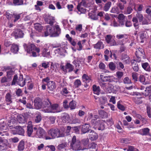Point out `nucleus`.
<instances>
[{
    "label": "nucleus",
    "mask_w": 151,
    "mask_h": 151,
    "mask_svg": "<svg viewBox=\"0 0 151 151\" xmlns=\"http://www.w3.org/2000/svg\"><path fill=\"white\" fill-rule=\"evenodd\" d=\"M48 134L50 137H46L47 139L55 138L56 137H63L64 135L60 134V131L58 129H52L48 132Z\"/></svg>",
    "instance_id": "f257e3e1"
},
{
    "label": "nucleus",
    "mask_w": 151,
    "mask_h": 151,
    "mask_svg": "<svg viewBox=\"0 0 151 151\" xmlns=\"http://www.w3.org/2000/svg\"><path fill=\"white\" fill-rule=\"evenodd\" d=\"M70 146L71 149L74 150L78 151L82 150V147L80 145V142L79 140L76 139L75 136H74L72 138Z\"/></svg>",
    "instance_id": "f03ea898"
},
{
    "label": "nucleus",
    "mask_w": 151,
    "mask_h": 151,
    "mask_svg": "<svg viewBox=\"0 0 151 151\" xmlns=\"http://www.w3.org/2000/svg\"><path fill=\"white\" fill-rule=\"evenodd\" d=\"M135 55L137 58V60L139 62L142 61V59H145L144 50L142 48H139L136 50Z\"/></svg>",
    "instance_id": "7ed1b4c3"
},
{
    "label": "nucleus",
    "mask_w": 151,
    "mask_h": 151,
    "mask_svg": "<svg viewBox=\"0 0 151 151\" xmlns=\"http://www.w3.org/2000/svg\"><path fill=\"white\" fill-rule=\"evenodd\" d=\"M101 120L99 118L98 115H95L94 116L91 121V124L94 127H98L99 126L101 123Z\"/></svg>",
    "instance_id": "20e7f679"
},
{
    "label": "nucleus",
    "mask_w": 151,
    "mask_h": 151,
    "mask_svg": "<svg viewBox=\"0 0 151 151\" xmlns=\"http://www.w3.org/2000/svg\"><path fill=\"white\" fill-rule=\"evenodd\" d=\"M14 129L12 130L13 134H18L19 135H23L24 133V130L20 126H17L14 127Z\"/></svg>",
    "instance_id": "39448f33"
},
{
    "label": "nucleus",
    "mask_w": 151,
    "mask_h": 151,
    "mask_svg": "<svg viewBox=\"0 0 151 151\" xmlns=\"http://www.w3.org/2000/svg\"><path fill=\"white\" fill-rule=\"evenodd\" d=\"M23 46L25 50L28 53H30L33 50H34L35 48V46L32 43H28L27 44H24Z\"/></svg>",
    "instance_id": "423d86ee"
},
{
    "label": "nucleus",
    "mask_w": 151,
    "mask_h": 151,
    "mask_svg": "<svg viewBox=\"0 0 151 151\" xmlns=\"http://www.w3.org/2000/svg\"><path fill=\"white\" fill-rule=\"evenodd\" d=\"M58 107V105L56 104H51V106L49 108H46L43 109V111L45 113H50L55 112L53 111L54 110H56Z\"/></svg>",
    "instance_id": "0eeeda50"
},
{
    "label": "nucleus",
    "mask_w": 151,
    "mask_h": 151,
    "mask_svg": "<svg viewBox=\"0 0 151 151\" xmlns=\"http://www.w3.org/2000/svg\"><path fill=\"white\" fill-rule=\"evenodd\" d=\"M45 132L44 130L41 127H39L36 131V136L39 138H43L45 135Z\"/></svg>",
    "instance_id": "6e6552de"
},
{
    "label": "nucleus",
    "mask_w": 151,
    "mask_h": 151,
    "mask_svg": "<svg viewBox=\"0 0 151 151\" xmlns=\"http://www.w3.org/2000/svg\"><path fill=\"white\" fill-rule=\"evenodd\" d=\"M55 29H53V28L49 26H47L46 27V31L45 32L44 36L47 37L49 35H50L51 37H54L52 36V35L54 34V31Z\"/></svg>",
    "instance_id": "1a4fd4ad"
},
{
    "label": "nucleus",
    "mask_w": 151,
    "mask_h": 151,
    "mask_svg": "<svg viewBox=\"0 0 151 151\" xmlns=\"http://www.w3.org/2000/svg\"><path fill=\"white\" fill-rule=\"evenodd\" d=\"M45 20L48 24L52 25L54 21V18L49 15H46L45 17Z\"/></svg>",
    "instance_id": "9d476101"
},
{
    "label": "nucleus",
    "mask_w": 151,
    "mask_h": 151,
    "mask_svg": "<svg viewBox=\"0 0 151 151\" xmlns=\"http://www.w3.org/2000/svg\"><path fill=\"white\" fill-rule=\"evenodd\" d=\"M13 35L15 38L17 39L18 38L23 37L24 34L21 30L19 29L14 31L13 33Z\"/></svg>",
    "instance_id": "9b49d317"
},
{
    "label": "nucleus",
    "mask_w": 151,
    "mask_h": 151,
    "mask_svg": "<svg viewBox=\"0 0 151 151\" xmlns=\"http://www.w3.org/2000/svg\"><path fill=\"white\" fill-rule=\"evenodd\" d=\"M42 104L41 99L38 97L36 98L34 101V106L36 109L41 108Z\"/></svg>",
    "instance_id": "f8f14e48"
},
{
    "label": "nucleus",
    "mask_w": 151,
    "mask_h": 151,
    "mask_svg": "<svg viewBox=\"0 0 151 151\" xmlns=\"http://www.w3.org/2000/svg\"><path fill=\"white\" fill-rule=\"evenodd\" d=\"M53 29H55L54 31V34L52 35V36L55 37H57L59 36L61 32V29L59 26L58 25H56Z\"/></svg>",
    "instance_id": "ddd939ff"
},
{
    "label": "nucleus",
    "mask_w": 151,
    "mask_h": 151,
    "mask_svg": "<svg viewBox=\"0 0 151 151\" xmlns=\"http://www.w3.org/2000/svg\"><path fill=\"white\" fill-rule=\"evenodd\" d=\"M90 126L89 124H85L82 127L81 131L83 134L88 132L90 130Z\"/></svg>",
    "instance_id": "4468645a"
},
{
    "label": "nucleus",
    "mask_w": 151,
    "mask_h": 151,
    "mask_svg": "<svg viewBox=\"0 0 151 151\" xmlns=\"http://www.w3.org/2000/svg\"><path fill=\"white\" fill-rule=\"evenodd\" d=\"M150 130L148 128H145L139 130L138 133L142 135H147L149 133Z\"/></svg>",
    "instance_id": "2eb2a0df"
},
{
    "label": "nucleus",
    "mask_w": 151,
    "mask_h": 151,
    "mask_svg": "<svg viewBox=\"0 0 151 151\" xmlns=\"http://www.w3.org/2000/svg\"><path fill=\"white\" fill-rule=\"evenodd\" d=\"M26 79H23V76L20 75L19 78L17 81V84L21 87H23L26 83Z\"/></svg>",
    "instance_id": "dca6fc26"
},
{
    "label": "nucleus",
    "mask_w": 151,
    "mask_h": 151,
    "mask_svg": "<svg viewBox=\"0 0 151 151\" xmlns=\"http://www.w3.org/2000/svg\"><path fill=\"white\" fill-rule=\"evenodd\" d=\"M98 134L94 131L91 130L89 134L90 139L92 141L96 140L98 138Z\"/></svg>",
    "instance_id": "f3484780"
},
{
    "label": "nucleus",
    "mask_w": 151,
    "mask_h": 151,
    "mask_svg": "<svg viewBox=\"0 0 151 151\" xmlns=\"http://www.w3.org/2000/svg\"><path fill=\"white\" fill-rule=\"evenodd\" d=\"M61 119L63 124L69 122L70 118L69 115L67 114H64L61 117Z\"/></svg>",
    "instance_id": "a211bd4d"
},
{
    "label": "nucleus",
    "mask_w": 151,
    "mask_h": 151,
    "mask_svg": "<svg viewBox=\"0 0 151 151\" xmlns=\"http://www.w3.org/2000/svg\"><path fill=\"white\" fill-rule=\"evenodd\" d=\"M6 120L4 119H1L0 121V130H6L7 126L6 124Z\"/></svg>",
    "instance_id": "6ab92c4d"
},
{
    "label": "nucleus",
    "mask_w": 151,
    "mask_h": 151,
    "mask_svg": "<svg viewBox=\"0 0 151 151\" xmlns=\"http://www.w3.org/2000/svg\"><path fill=\"white\" fill-rule=\"evenodd\" d=\"M47 85L49 90L50 91H53L55 88V83L53 81H50L48 82Z\"/></svg>",
    "instance_id": "aec40b11"
},
{
    "label": "nucleus",
    "mask_w": 151,
    "mask_h": 151,
    "mask_svg": "<svg viewBox=\"0 0 151 151\" xmlns=\"http://www.w3.org/2000/svg\"><path fill=\"white\" fill-rule=\"evenodd\" d=\"M121 60L123 62L126 63H128L130 62V60L129 57L127 54H122Z\"/></svg>",
    "instance_id": "412c9836"
},
{
    "label": "nucleus",
    "mask_w": 151,
    "mask_h": 151,
    "mask_svg": "<svg viewBox=\"0 0 151 151\" xmlns=\"http://www.w3.org/2000/svg\"><path fill=\"white\" fill-rule=\"evenodd\" d=\"M82 78L83 81L86 83H89L92 82L91 78L86 74L83 75Z\"/></svg>",
    "instance_id": "4be33fe9"
},
{
    "label": "nucleus",
    "mask_w": 151,
    "mask_h": 151,
    "mask_svg": "<svg viewBox=\"0 0 151 151\" xmlns=\"http://www.w3.org/2000/svg\"><path fill=\"white\" fill-rule=\"evenodd\" d=\"M8 147L10 148V145L8 146L4 142H0V150H7Z\"/></svg>",
    "instance_id": "5701e85b"
},
{
    "label": "nucleus",
    "mask_w": 151,
    "mask_h": 151,
    "mask_svg": "<svg viewBox=\"0 0 151 151\" xmlns=\"http://www.w3.org/2000/svg\"><path fill=\"white\" fill-rule=\"evenodd\" d=\"M17 119L20 123H24L26 122L25 117L22 115H19L17 116Z\"/></svg>",
    "instance_id": "b1692460"
},
{
    "label": "nucleus",
    "mask_w": 151,
    "mask_h": 151,
    "mask_svg": "<svg viewBox=\"0 0 151 151\" xmlns=\"http://www.w3.org/2000/svg\"><path fill=\"white\" fill-rule=\"evenodd\" d=\"M48 50L46 48H44L42 51V55L44 57L48 58L50 55V52H47Z\"/></svg>",
    "instance_id": "393cba45"
},
{
    "label": "nucleus",
    "mask_w": 151,
    "mask_h": 151,
    "mask_svg": "<svg viewBox=\"0 0 151 151\" xmlns=\"http://www.w3.org/2000/svg\"><path fill=\"white\" fill-rule=\"evenodd\" d=\"M18 50L19 47L17 45L15 44H13L12 45L11 48V50L12 52L16 53L18 51Z\"/></svg>",
    "instance_id": "a878e982"
},
{
    "label": "nucleus",
    "mask_w": 151,
    "mask_h": 151,
    "mask_svg": "<svg viewBox=\"0 0 151 151\" xmlns=\"http://www.w3.org/2000/svg\"><path fill=\"white\" fill-rule=\"evenodd\" d=\"M51 103L48 99H47L42 103V104L45 107V109L49 108L51 106Z\"/></svg>",
    "instance_id": "bb28decb"
},
{
    "label": "nucleus",
    "mask_w": 151,
    "mask_h": 151,
    "mask_svg": "<svg viewBox=\"0 0 151 151\" xmlns=\"http://www.w3.org/2000/svg\"><path fill=\"white\" fill-rule=\"evenodd\" d=\"M93 91L94 93L99 95L100 92V87L99 86H97L96 85H93Z\"/></svg>",
    "instance_id": "cd10ccee"
},
{
    "label": "nucleus",
    "mask_w": 151,
    "mask_h": 151,
    "mask_svg": "<svg viewBox=\"0 0 151 151\" xmlns=\"http://www.w3.org/2000/svg\"><path fill=\"white\" fill-rule=\"evenodd\" d=\"M12 96L9 93L6 94L5 96V100L7 102L10 103L12 102Z\"/></svg>",
    "instance_id": "c85d7f7f"
},
{
    "label": "nucleus",
    "mask_w": 151,
    "mask_h": 151,
    "mask_svg": "<svg viewBox=\"0 0 151 151\" xmlns=\"http://www.w3.org/2000/svg\"><path fill=\"white\" fill-rule=\"evenodd\" d=\"M141 97L136 96L133 98V100L134 102L137 104H140L142 103V101L141 100Z\"/></svg>",
    "instance_id": "c756f323"
},
{
    "label": "nucleus",
    "mask_w": 151,
    "mask_h": 151,
    "mask_svg": "<svg viewBox=\"0 0 151 151\" xmlns=\"http://www.w3.org/2000/svg\"><path fill=\"white\" fill-rule=\"evenodd\" d=\"M24 142L23 141H21L18 146V149L19 151L23 150L24 148Z\"/></svg>",
    "instance_id": "7c9ffc66"
},
{
    "label": "nucleus",
    "mask_w": 151,
    "mask_h": 151,
    "mask_svg": "<svg viewBox=\"0 0 151 151\" xmlns=\"http://www.w3.org/2000/svg\"><path fill=\"white\" fill-rule=\"evenodd\" d=\"M34 27L35 29L39 32L42 29L41 24L39 23H36L34 24Z\"/></svg>",
    "instance_id": "2f4dec72"
},
{
    "label": "nucleus",
    "mask_w": 151,
    "mask_h": 151,
    "mask_svg": "<svg viewBox=\"0 0 151 151\" xmlns=\"http://www.w3.org/2000/svg\"><path fill=\"white\" fill-rule=\"evenodd\" d=\"M142 68L146 70L150 71V66L147 63H145L142 64Z\"/></svg>",
    "instance_id": "473e14b6"
},
{
    "label": "nucleus",
    "mask_w": 151,
    "mask_h": 151,
    "mask_svg": "<svg viewBox=\"0 0 151 151\" xmlns=\"http://www.w3.org/2000/svg\"><path fill=\"white\" fill-rule=\"evenodd\" d=\"M99 114L102 117L106 118L107 117V114L103 110L99 111Z\"/></svg>",
    "instance_id": "72a5a7b5"
},
{
    "label": "nucleus",
    "mask_w": 151,
    "mask_h": 151,
    "mask_svg": "<svg viewBox=\"0 0 151 151\" xmlns=\"http://www.w3.org/2000/svg\"><path fill=\"white\" fill-rule=\"evenodd\" d=\"M76 105L75 101H72L69 103V107L71 109H74L76 108Z\"/></svg>",
    "instance_id": "f704fd0d"
},
{
    "label": "nucleus",
    "mask_w": 151,
    "mask_h": 151,
    "mask_svg": "<svg viewBox=\"0 0 151 151\" xmlns=\"http://www.w3.org/2000/svg\"><path fill=\"white\" fill-rule=\"evenodd\" d=\"M108 66L109 69L112 71H114L116 70V66L115 64L113 62H110Z\"/></svg>",
    "instance_id": "c9c22d12"
},
{
    "label": "nucleus",
    "mask_w": 151,
    "mask_h": 151,
    "mask_svg": "<svg viewBox=\"0 0 151 151\" xmlns=\"http://www.w3.org/2000/svg\"><path fill=\"white\" fill-rule=\"evenodd\" d=\"M94 47L96 49L103 48L104 47L102 42H98L95 45Z\"/></svg>",
    "instance_id": "e433bc0d"
},
{
    "label": "nucleus",
    "mask_w": 151,
    "mask_h": 151,
    "mask_svg": "<svg viewBox=\"0 0 151 151\" xmlns=\"http://www.w3.org/2000/svg\"><path fill=\"white\" fill-rule=\"evenodd\" d=\"M13 4L14 6H19L23 4V1L22 0H13Z\"/></svg>",
    "instance_id": "4c0bfd02"
},
{
    "label": "nucleus",
    "mask_w": 151,
    "mask_h": 151,
    "mask_svg": "<svg viewBox=\"0 0 151 151\" xmlns=\"http://www.w3.org/2000/svg\"><path fill=\"white\" fill-rule=\"evenodd\" d=\"M110 12L111 13L116 14H119L120 12L118 7H114L112 8Z\"/></svg>",
    "instance_id": "58836bf2"
},
{
    "label": "nucleus",
    "mask_w": 151,
    "mask_h": 151,
    "mask_svg": "<svg viewBox=\"0 0 151 151\" xmlns=\"http://www.w3.org/2000/svg\"><path fill=\"white\" fill-rule=\"evenodd\" d=\"M135 16L140 22H141L142 21L143 19V17L142 14L137 12V13L136 14Z\"/></svg>",
    "instance_id": "ea45409f"
},
{
    "label": "nucleus",
    "mask_w": 151,
    "mask_h": 151,
    "mask_svg": "<svg viewBox=\"0 0 151 151\" xmlns=\"http://www.w3.org/2000/svg\"><path fill=\"white\" fill-rule=\"evenodd\" d=\"M33 132L32 126L30 125L27 127V132L29 136H30Z\"/></svg>",
    "instance_id": "a19ab883"
},
{
    "label": "nucleus",
    "mask_w": 151,
    "mask_h": 151,
    "mask_svg": "<svg viewBox=\"0 0 151 151\" xmlns=\"http://www.w3.org/2000/svg\"><path fill=\"white\" fill-rule=\"evenodd\" d=\"M111 5V3L109 2L106 3L104 7V10L105 11H107L110 8Z\"/></svg>",
    "instance_id": "79ce46f5"
},
{
    "label": "nucleus",
    "mask_w": 151,
    "mask_h": 151,
    "mask_svg": "<svg viewBox=\"0 0 151 151\" xmlns=\"http://www.w3.org/2000/svg\"><path fill=\"white\" fill-rule=\"evenodd\" d=\"M104 122H105L103 121L102 120L101 121V123L99 124V126H98V130H103L105 128V126L104 124Z\"/></svg>",
    "instance_id": "37998d69"
},
{
    "label": "nucleus",
    "mask_w": 151,
    "mask_h": 151,
    "mask_svg": "<svg viewBox=\"0 0 151 151\" xmlns=\"http://www.w3.org/2000/svg\"><path fill=\"white\" fill-rule=\"evenodd\" d=\"M83 6H81L80 5H78L77 6V8L78 11L80 12L81 13H84L86 12V9H85L83 8Z\"/></svg>",
    "instance_id": "c03bdc74"
},
{
    "label": "nucleus",
    "mask_w": 151,
    "mask_h": 151,
    "mask_svg": "<svg viewBox=\"0 0 151 151\" xmlns=\"http://www.w3.org/2000/svg\"><path fill=\"white\" fill-rule=\"evenodd\" d=\"M81 84V82L79 79L76 80L74 82V86L75 88H78Z\"/></svg>",
    "instance_id": "a18cd8bd"
},
{
    "label": "nucleus",
    "mask_w": 151,
    "mask_h": 151,
    "mask_svg": "<svg viewBox=\"0 0 151 151\" xmlns=\"http://www.w3.org/2000/svg\"><path fill=\"white\" fill-rule=\"evenodd\" d=\"M99 101L101 104H104L106 102L107 99L105 97H101L99 98Z\"/></svg>",
    "instance_id": "49530a36"
},
{
    "label": "nucleus",
    "mask_w": 151,
    "mask_h": 151,
    "mask_svg": "<svg viewBox=\"0 0 151 151\" xmlns=\"http://www.w3.org/2000/svg\"><path fill=\"white\" fill-rule=\"evenodd\" d=\"M133 11L131 7L129 6L126 9V10L124 12L125 14H129Z\"/></svg>",
    "instance_id": "de8ad7c7"
},
{
    "label": "nucleus",
    "mask_w": 151,
    "mask_h": 151,
    "mask_svg": "<svg viewBox=\"0 0 151 151\" xmlns=\"http://www.w3.org/2000/svg\"><path fill=\"white\" fill-rule=\"evenodd\" d=\"M66 68L67 69H68L69 70V72H71L74 69L73 66L70 63H67L66 64Z\"/></svg>",
    "instance_id": "09e8293b"
},
{
    "label": "nucleus",
    "mask_w": 151,
    "mask_h": 151,
    "mask_svg": "<svg viewBox=\"0 0 151 151\" xmlns=\"http://www.w3.org/2000/svg\"><path fill=\"white\" fill-rule=\"evenodd\" d=\"M12 16L14 18V22L19 19L20 17V14L16 13L13 14Z\"/></svg>",
    "instance_id": "8fccbe9b"
},
{
    "label": "nucleus",
    "mask_w": 151,
    "mask_h": 151,
    "mask_svg": "<svg viewBox=\"0 0 151 151\" xmlns=\"http://www.w3.org/2000/svg\"><path fill=\"white\" fill-rule=\"evenodd\" d=\"M97 147V145L94 142H92L88 145V148L89 149H96Z\"/></svg>",
    "instance_id": "3c124183"
},
{
    "label": "nucleus",
    "mask_w": 151,
    "mask_h": 151,
    "mask_svg": "<svg viewBox=\"0 0 151 151\" xmlns=\"http://www.w3.org/2000/svg\"><path fill=\"white\" fill-rule=\"evenodd\" d=\"M41 119L42 117L41 115L38 114L35 118V122L36 123H39L40 122Z\"/></svg>",
    "instance_id": "603ef678"
},
{
    "label": "nucleus",
    "mask_w": 151,
    "mask_h": 151,
    "mask_svg": "<svg viewBox=\"0 0 151 151\" xmlns=\"http://www.w3.org/2000/svg\"><path fill=\"white\" fill-rule=\"evenodd\" d=\"M89 140L88 138L84 139L82 140V142L84 146L87 145L88 144Z\"/></svg>",
    "instance_id": "864d4df0"
},
{
    "label": "nucleus",
    "mask_w": 151,
    "mask_h": 151,
    "mask_svg": "<svg viewBox=\"0 0 151 151\" xmlns=\"http://www.w3.org/2000/svg\"><path fill=\"white\" fill-rule=\"evenodd\" d=\"M112 36L110 35H107L105 37V40L108 43H109L111 41V39L112 38Z\"/></svg>",
    "instance_id": "5fc2aeb1"
},
{
    "label": "nucleus",
    "mask_w": 151,
    "mask_h": 151,
    "mask_svg": "<svg viewBox=\"0 0 151 151\" xmlns=\"http://www.w3.org/2000/svg\"><path fill=\"white\" fill-rule=\"evenodd\" d=\"M80 62L78 60H75L73 62V63L75 65L76 68H78L80 66Z\"/></svg>",
    "instance_id": "6e6d98bb"
},
{
    "label": "nucleus",
    "mask_w": 151,
    "mask_h": 151,
    "mask_svg": "<svg viewBox=\"0 0 151 151\" xmlns=\"http://www.w3.org/2000/svg\"><path fill=\"white\" fill-rule=\"evenodd\" d=\"M132 77L134 81H137V73H132Z\"/></svg>",
    "instance_id": "4d7b16f0"
},
{
    "label": "nucleus",
    "mask_w": 151,
    "mask_h": 151,
    "mask_svg": "<svg viewBox=\"0 0 151 151\" xmlns=\"http://www.w3.org/2000/svg\"><path fill=\"white\" fill-rule=\"evenodd\" d=\"M6 73L8 78L10 79L11 78V76L13 74L14 72L12 70H10L9 71H7Z\"/></svg>",
    "instance_id": "13d9d810"
},
{
    "label": "nucleus",
    "mask_w": 151,
    "mask_h": 151,
    "mask_svg": "<svg viewBox=\"0 0 151 151\" xmlns=\"http://www.w3.org/2000/svg\"><path fill=\"white\" fill-rule=\"evenodd\" d=\"M124 83L125 84H129L131 83V80L128 77H126L124 79Z\"/></svg>",
    "instance_id": "bf43d9fd"
},
{
    "label": "nucleus",
    "mask_w": 151,
    "mask_h": 151,
    "mask_svg": "<svg viewBox=\"0 0 151 151\" xmlns=\"http://www.w3.org/2000/svg\"><path fill=\"white\" fill-rule=\"evenodd\" d=\"M116 74L117 78L119 79H121L123 75V73L121 71H117L116 72Z\"/></svg>",
    "instance_id": "052dcab7"
},
{
    "label": "nucleus",
    "mask_w": 151,
    "mask_h": 151,
    "mask_svg": "<svg viewBox=\"0 0 151 151\" xmlns=\"http://www.w3.org/2000/svg\"><path fill=\"white\" fill-rule=\"evenodd\" d=\"M127 151H139L137 149L135 148L133 146H129Z\"/></svg>",
    "instance_id": "680f3d73"
},
{
    "label": "nucleus",
    "mask_w": 151,
    "mask_h": 151,
    "mask_svg": "<svg viewBox=\"0 0 151 151\" xmlns=\"http://www.w3.org/2000/svg\"><path fill=\"white\" fill-rule=\"evenodd\" d=\"M117 107L119 109L122 111H124L125 110V108L124 106L119 104V102L117 103Z\"/></svg>",
    "instance_id": "e2e57ef3"
},
{
    "label": "nucleus",
    "mask_w": 151,
    "mask_h": 151,
    "mask_svg": "<svg viewBox=\"0 0 151 151\" xmlns=\"http://www.w3.org/2000/svg\"><path fill=\"white\" fill-rule=\"evenodd\" d=\"M133 69L134 71H137L139 70V68L137 64L135 63L134 64V63L132 64Z\"/></svg>",
    "instance_id": "0e129e2a"
},
{
    "label": "nucleus",
    "mask_w": 151,
    "mask_h": 151,
    "mask_svg": "<svg viewBox=\"0 0 151 151\" xmlns=\"http://www.w3.org/2000/svg\"><path fill=\"white\" fill-rule=\"evenodd\" d=\"M117 7H118L121 10H123L124 9V4L119 2L117 4Z\"/></svg>",
    "instance_id": "69168bd1"
},
{
    "label": "nucleus",
    "mask_w": 151,
    "mask_h": 151,
    "mask_svg": "<svg viewBox=\"0 0 151 151\" xmlns=\"http://www.w3.org/2000/svg\"><path fill=\"white\" fill-rule=\"evenodd\" d=\"M150 22V20L147 18L146 17L142 21V24H147Z\"/></svg>",
    "instance_id": "338daca9"
},
{
    "label": "nucleus",
    "mask_w": 151,
    "mask_h": 151,
    "mask_svg": "<svg viewBox=\"0 0 151 151\" xmlns=\"http://www.w3.org/2000/svg\"><path fill=\"white\" fill-rule=\"evenodd\" d=\"M76 29L77 31L81 32L82 30V25L81 24L77 25L76 27Z\"/></svg>",
    "instance_id": "774afa93"
}]
</instances>
